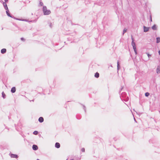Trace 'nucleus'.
I'll return each instance as SVG.
<instances>
[{"mask_svg": "<svg viewBox=\"0 0 160 160\" xmlns=\"http://www.w3.org/2000/svg\"><path fill=\"white\" fill-rule=\"evenodd\" d=\"M42 11L44 15H48L51 13V11L49 10H48L46 6H43L42 8Z\"/></svg>", "mask_w": 160, "mask_h": 160, "instance_id": "1", "label": "nucleus"}, {"mask_svg": "<svg viewBox=\"0 0 160 160\" xmlns=\"http://www.w3.org/2000/svg\"><path fill=\"white\" fill-rule=\"evenodd\" d=\"M126 96L127 94L125 92H122L121 94V97L122 98H125L124 100L125 101H127L129 99L128 97H126Z\"/></svg>", "mask_w": 160, "mask_h": 160, "instance_id": "2", "label": "nucleus"}, {"mask_svg": "<svg viewBox=\"0 0 160 160\" xmlns=\"http://www.w3.org/2000/svg\"><path fill=\"white\" fill-rule=\"evenodd\" d=\"M131 39H132V45L133 47V48H136V44L135 43V42H134V38H133V37L132 36V35L131 36Z\"/></svg>", "mask_w": 160, "mask_h": 160, "instance_id": "3", "label": "nucleus"}, {"mask_svg": "<svg viewBox=\"0 0 160 160\" xmlns=\"http://www.w3.org/2000/svg\"><path fill=\"white\" fill-rule=\"evenodd\" d=\"M0 2H2L3 5L5 10H7L8 9L6 3H5V2H3L2 0V1Z\"/></svg>", "mask_w": 160, "mask_h": 160, "instance_id": "4", "label": "nucleus"}, {"mask_svg": "<svg viewBox=\"0 0 160 160\" xmlns=\"http://www.w3.org/2000/svg\"><path fill=\"white\" fill-rule=\"evenodd\" d=\"M149 27H147L145 26H143V31L144 32H147L149 31Z\"/></svg>", "mask_w": 160, "mask_h": 160, "instance_id": "5", "label": "nucleus"}, {"mask_svg": "<svg viewBox=\"0 0 160 160\" xmlns=\"http://www.w3.org/2000/svg\"><path fill=\"white\" fill-rule=\"evenodd\" d=\"M32 148L34 150L36 151L38 149V148L37 145L34 144L32 145Z\"/></svg>", "mask_w": 160, "mask_h": 160, "instance_id": "6", "label": "nucleus"}, {"mask_svg": "<svg viewBox=\"0 0 160 160\" xmlns=\"http://www.w3.org/2000/svg\"><path fill=\"white\" fill-rule=\"evenodd\" d=\"M6 14H7V15L9 17H10L11 18H12V15H11L9 12V11L8 10H8H7L6 11Z\"/></svg>", "mask_w": 160, "mask_h": 160, "instance_id": "7", "label": "nucleus"}, {"mask_svg": "<svg viewBox=\"0 0 160 160\" xmlns=\"http://www.w3.org/2000/svg\"><path fill=\"white\" fill-rule=\"evenodd\" d=\"M16 91V89L15 87H14L12 88L11 91L12 93H14Z\"/></svg>", "mask_w": 160, "mask_h": 160, "instance_id": "8", "label": "nucleus"}, {"mask_svg": "<svg viewBox=\"0 0 160 160\" xmlns=\"http://www.w3.org/2000/svg\"><path fill=\"white\" fill-rule=\"evenodd\" d=\"M60 147V144L58 142H56L55 144V147L57 148H59Z\"/></svg>", "mask_w": 160, "mask_h": 160, "instance_id": "9", "label": "nucleus"}, {"mask_svg": "<svg viewBox=\"0 0 160 160\" xmlns=\"http://www.w3.org/2000/svg\"><path fill=\"white\" fill-rule=\"evenodd\" d=\"M11 158H18V155L16 154H11Z\"/></svg>", "mask_w": 160, "mask_h": 160, "instance_id": "10", "label": "nucleus"}, {"mask_svg": "<svg viewBox=\"0 0 160 160\" xmlns=\"http://www.w3.org/2000/svg\"><path fill=\"white\" fill-rule=\"evenodd\" d=\"M38 121L42 123L44 121V119L42 117H40L38 119Z\"/></svg>", "mask_w": 160, "mask_h": 160, "instance_id": "11", "label": "nucleus"}, {"mask_svg": "<svg viewBox=\"0 0 160 160\" xmlns=\"http://www.w3.org/2000/svg\"><path fill=\"white\" fill-rule=\"evenodd\" d=\"M152 28L154 30H157V26L156 24H154L153 26L152 27Z\"/></svg>", "mask_w": 160, "mask_h": 160, "instance_id": "12", "label": "nucleus"}, {"mask_svg": "<svg viewBox=\"0 0 160 160\" xmlns=\"http://www.w3.org/2000/svg\"><path fill=\"white\" fill-rule=\"evenodd\" d=\"M6 49L5 48H3L1 50V53L2 54H4L6 52Z\"/></svg>", "mask_w": 160, "mask_h": 160, "instance_id": "13", "label": "nucleus"}, {"mask_svg": "<svg viewBox=\"0 0 160 160\" xmlns=\"http://www.w3.org/2000/svg\"><path fill=\"white\" fill-rule=\"evenodd\" d=\"M99 74L98 72H97L95 74L94 77L95 78H99Z\"/></svg>", "mask_w": 160, "mask_h": 160, "instance_id": "14", "label": "nucleus"}, {"mask_svg": "<svg viewBox=\"0 0 160 160\" xmlns=\"http://www.w3.org/2000/svg\"><path fill=\"white\" fill-rule=\"evenodd\" d=\"M157 73H160V67L158 66L157 68Z\"/></svg>", "mask_w": 160, "mask_h": 160, "instance_id": "15", "label": "nucleus"}, {"mask_svg": "<svg viewBox=\"0 0 160 160\" xmlns=\"http://www.w3.org/2000/svg\"><path fill=\"white\" fill-rule=\"evenodd\" d=\"M160 42V38L157 37L156 38V42L158 43Z\"/></svg>", "mask_w": 160, "mask_h": 160, "instance_id": "16", "label": "nucleus"}, {"mask_svg": "<svg viewBox=\"0 0 160 160\" xmlns=\"http://www.w3.org/2000/svg\"><path fill=\"white\" fill-rule=\"evenodd\" d=\"M2 97L3 98H6V95H5V94L4 93V92H2Z\"/></svg>", "mask_w": 160, "mask_h": 160, "instance_id": "17", "label": "nucleus"}, {"mask_svg": "<svg viewBox=\"0 0 160 160\" xmlns=\"http://www.w3.org/2000/svg\"><path fill=\"white\" fill-rule=\"evenodd\" d=\"M38 131H35L33 132V133L35 135H37L38 134Z\"/></svg>", "mask_w": 160, "mask_h": 160, "instance_id": "18", "label": "nucleus"}, {"mask_svg": "<svg viewBox=\"0 0 160 160\" xmlns=\"http://www.w3.org/2000/svg\"><path fill=\"white\" fill-rule=\"evenodd\" d=\"M150 95V94L148 92H147L145 93V95L146 97H148Z\"/></svg>", "mask_w": 160, "mask_h": 160, "instance_id": "19", "label": "nucleus"}, {"mask_svg": "<svg viewBox=\"0 0 160 160\" xmlns=\"http://www.w3.org/2000/svg\"><path fill=\"white\" fill-rule=\"evenodd\" d=\"M127 31V29H126L125 28H124L123 31V35H124V33H125Z\"/></svg>", "mask_w": 160, "mask_h": 160, "instance_id": "20", "label": "nucleus"}, {"mask_svg": "<svg viewBox=\"0 0 160 160\" xmlns=\"http://www.w3.org/2000/svg\"><path fill=\"white\" fill-rule=\"evenodd\" d=\"M133 49H134V51L135 53V54L137 55V50H136V48H133Z\"/></svg>", "mask_w": 160, "mask_h": 160, "instance_id": "21", "label": "nucleus"}, {"mask_svg": "<svg viewBox=\"0 0 160 160\" xmlns=\"http://www.w3.org/2000/svg\"><path fill=\"white\" fill-rule=\"evenodd\" d=\"M81 105L82 106L83 109H84L85 112H86V108L85 106L83 105H82V104H81Z\"/></svg>", "mask_w": 160, "mask_h": 160, "instance_id": "22", "label": "nucleus"}, {"mask_svg": "<svg viewBox=\"0 0 160 160\" xmlns=\"http://www.w3.org/2000/svg\"><path fill=\"white\" fill-rule=\"evenodd\" d=\"M12 18H13L14 19H16L17 20H19V18H15V17H14V16H12Z\"/></svg>", "mask_w": 160, "mask_h": 160, "instance_id": "23", "label": "nucleus"}, {"mask_svg": "<svg viewBox=\"0 0 160 160\" xmlns=\"http://www.w3.org/2000/svg\"><path fill=\"white\" fill-rule=\"evenodd\" d=\"M48 24L49 25V27L51 28H52V23L51 22H48Z\"/></svg>", "mask_w": 160, "mask_h": 160, "instance_id": "24", "label": "nucleus"}, {"mask_svg": "<svg viewBox=\"0 0 160 160\" xmlns=\"http://www.w3.org/2000/svg\"><path fill=\"white\" fill-rule=\"evenodd\" d=\"M81 151L83 152H85V148H82V149H81Z\"/></svg>", "mask_w": 160, "mask_h": 160, "instance_id": "25", "label": "nucleus"}, {"mask_svg": "<svg viewBox=\"0 0 160 160\" xmlns=\"http://www.w3.org/2000/svg\"><path fill=\"white\" fill-rule=\"evenodd\" d=\"M39 4L41 6H42L43 5V3L42 2H40Z\"/></svg>", "mask_w": 160, "mask_h": 160, "instance_id": "26", "label": "nucleus"}, {"mask_svg": "<svg viewBox=\"0 0 160 160\" xmlns=\"http://www.w3.org/2000/svg\"><path fill=\"white\" fill-rule=\"evenodd\" d=\"M120 68V65H118V66H117V69L118 70Z\"/></svg>", "mask_w": 160, "mask_h": 160, "instance_id": "27", "label": "nucleus"}, {"mask_svg": "<svg viewBox=\"0 0 160 160\" xmlns=\"http://www.w3.org/2000/svg\"><path fill=\"white\" fill-rule=\"evenodd\" d=\"M18 20L24 21H25V20H24V19H21L19 18V20Z\"/></svg>", "mask_w": 160, "mask_h": 160, "instance_id": "28", "label": "nucleus"}, {"mask_svg": "<svg viewBox=\"0 0 160 160\" xmlns=\"http://www.w3.org/2000/svg\"><path fill=\"white\" fill-rule=\"evenodd\" d=\"M147 55L148 58H149L151 56V55L148 53H147Z\"/></svg>", "mask_w": 160, "mask_h": 160, "instance_id": "29", "label": "nucleus"}, {"mask_svg": "<svg viewBox=\"0 0 160 160\" xmlns=\"http://www.w3.org/2000/svg\"><path fill=\"white\" fill-rule=\"evenodd\" d=\"M150 22H152V17H151V15L150 16Z\"/></svg>", "mask_w": 160, "mask_h": 160, "instance_id": "30", "label": "nucleus"}, {"mask_svg": "<svg viewBox=\"0 0 160 160\" xmlns=\"http://www.w3.org/2000/svg\"><path fill=\"white\" fill-rule=\"evenodd\" d=\"M123 87H122V88H121V89L120 90V91H119V92H120L121 91V90L123 89Z\"/></svg>", "mask_w": 160, "mask_h": 160, "instance_id": "31", "label": "nucleus"}, {"mask_svg": "<svg viewBox=\"0 0 160 160\" xmlns=\"http://www.w3.org/2000/svg\"><path fill=\"white\" fill-rule=\"evenodd\" d=\"M21 40L22 41H23V40H24V39L23 38H21Z\"/></svg>", "mask_w": 160, "mask_h": 160, "instance_id": "32", "label": "nucleus"}, {"mask_svg": "<svg viewBox=\"0 0 160 160\" xmlns=\"http://www.w3.org/2000/svg\"><path fill=\"white\" fill-rule=\"evenodd\" d=\"M5 3L7 2H8V0H4Z\"/></svg>", "mask_w": 160, "mask_h": 160, "instance_id": "33", "label": "nucleus"}, {"mask_svg": "<svg viewBox=\"0 0 160 160\" xmlns=\"http://www.w3.org/2000/svg\"><path fill=\"white\" fill-rule=\"evenodd\" d=\"M118 65H120L119 64L118 61L117 62V66H118Z\"/></svg>", "mask_w": 160, "mask_h": 160, "instance_id": "34", "label": "nucleus"}, {"mask_svg": "<svg viewBox=\"0 0 160 160\" xmlns=\"http://www.w3.org/2000/svg\"><path fill=\"white\" fill-rule=\"evenodd\" d=\"M158 53H159V55H160V50H159L158 51Z\"/></svg>", "mask_w": 160, "mask_h": 160, "instance_id": "35", "label": "nucleus"}, {"mask_svg": "<svg viewBox=\"0 0 160 160\" xmlns=\"http://www.w3.org/2000/svg\"><path fill=\"white\" fill-rule=\"evenodd\" d=\"M134 120H135V121L136 122V120L135 119H134Z\"/></svg>", "mask_w": 160, "mask_h": 160, "instance_id": "36", "label": "nucleus"}, {"mask_svg": "<svg viewBox=\"0 0 160 160\" xmlns=\"http://www.w3.org/2000/svg\"><path fill=\"white\" fill-rule=\"evenodd\" d=\"M70 160H74V159H71Z\"/></svg>", "mask_w": 160, "mask_h": 160, "instance_id": "37", "label": "nucleus"}, {"mask_svg": "<svg viewBox=\"0 0 160 160\" xmlns=\"http://www.w3.org/2000/svg\"><path fill=\"white\" fill-rule=\"evenodd\" d=\"M37 160H40L39 159H37Z\"/></svg>", "mask_w": 160, "mask_h": 160, "instance_id": "38", "label": "nucleus"}, {"mask_svg": "<svg viewBox=\"0 0 160 160\" xmlns=\"http://www.w3.org/2000/svg\"><path fill=\"white\" fill-rule=\"evenodd\" d=\"M2 30H3V28H2Z\"/></svg>", "mask_w": 160, "mask_h": 160, "instance_id": "39", "label": "nucleus"}, {"mask_svg": "<svg viewBox=\"0 0 160 160\" xmlns=\"http://www.w3.org/2000/svg\"><path fill=\"white\" fill-rule=\"evenodd\" d=\"M159 112H160V111H159Z\"/></svg>", "mask_w": 160, "mask_h": 160, "instance_id": "40", "label": "nucleus"}, {"mask_svg": "<svg viewBox=\"0 0 160 160\" xmlns=\"http://www.w3.org/2000/svg\"><path fill=\"white\" fill-rule=\"evenodd\" d=\"M66 160H68L67 159Z\"/></svg>", "mask_w": 160, "mask_h": 160, "instance_id": "41", "label": "nucleus"}]
</instances>
